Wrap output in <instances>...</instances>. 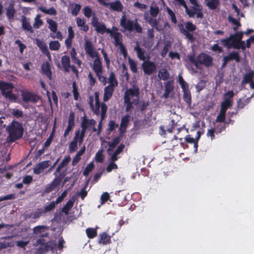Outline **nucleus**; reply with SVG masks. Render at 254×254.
Listing matches in <instances>:
<instances>
[{
  "instance_id": "obj_1",
  "label": "nucleus",
  "mask_w": 254,
  "mask_h": 254,
  "mask_svg": "<svg viewBox=\"0 0 254 254\" xmlns=\"http://www.w3.org/2000/svg\"><path fill=\"white\" fill-rule=\"evenodd\" d=\"M140 91L138 86L134 85L131 88L127 89L124 93V104L126 105V111L129 112L137 106L139 102Z\"/></svg>"
},
{
  "instance_id": "obj_2",
  "label": "nucleus",
  "mask_w": 254,
  "mask_h": 254,
  "mask_svg": "<svg viewBox=\"0 0 254 254\" xmlns=\"http://www.w3.org/2000/svg\"><path fill=\"white\" fill-rule=\"evenodd\" d=\"M6 130L9 134L8 137L10 140L12 142H14L21 138L23 134V128L22 124L15 121H13L7 127Z\"/></svg>"
},
{
  "instance_id": "obj_3",
  "label": "nucleus",
  "mask_w": 254,
  "mask_h": 254,
  "mask_svg": "<svg viewBox=\"0 0 254 254\" xmlns=\"http://www.w3.org/2000/svg\"><path fill=\"white\" fill-rule=\"evenodd\" d=\"M193 63L195 64L196 66L200 64L209 67L212 64V58L209 55L203 53L198 55L196 59L191 55V64Z\"/></svg>"
},
{
  "instance_id": "obj_4",
  "label": "nucleus",
  "mask_w": 254,
  "mask_h": 254,
  "mask_svg": "<svg viewBox=\"0 0 254 254\" xmlns=\"http://www.w3.org/2000/svg\"><path fill=\"white\" fill-rule=\"evenodd\" d=\"M13 88V85L12 83L0 82V90L2 94L4 95L6 98L15 100L16 99V97L12 92Z\"/></svg>"
},
{
  "instance_id": "obj_5",
  "label": "nucleus",
  "mask_w": 254,
  "mask_h": 254,
  "mask_svg": "<svg viewBox=\"0 0 254 254\" xmlns=\"http://www.w3.org/2000/svg\"><path fill=\"white\" fill-rule=\"evenodd\" d=\"M103 82H105L104 84L106 83L109 82V84L106 86L104 89V94L103 97L104 101L106 102L108 101L112 96L113 92L115 86L118 85V80H102Z\"/></svg>"
},
{
  "instance_id": "obj_6",
  "label": "nucleus",
  "mask_w": 254,
  "mask_h": 254,
  "mask_svg": "<svg viewBox=\"0 0 254 254\" xmlns=\"http://www.w3.org/2000/svg\"><path fill=\"white\" fill-rule=\"evenodd\" d=\"M96 122L94 119L89 120L85 117L83 119L81 124V130L80 131L79 144L82 143L85 136L86 130L89 126H94Z\"/></svg>"
},
{
  "instance_id": "obj_7",
  "label": "nucleus",
  "mask_w": 254,
  "mask_h": 254,
  "mask_svg": "<svg viewBox=\"0 0 254 254\" xmlns=\"http://www.w3.org/2000/svg\"><path fill=\"white\" fill-rule=\"evenodd\" d=\"M235 36L233 35V34H230L229 37L222 39L220 42L224 47H226L227 49H230L233 47L236 49H239L240 46L237 45L238 40L235 39Z\"/></svg>"
},
{
  "instance_id": "obj_8",
  "label": "nucleus",
  "mask_w": 254,
  "mask_h": 254,
  "mask_svg": "<svg viewBox=\"0 0 254 254\" xmlns=\"http://www.w3.org/2000/svg\"><path fill=\"white\" fill-rule=\"evenodd\" d=\"M92 25L95 28V30L98 32L103 34L105 32L108 33V30H110L106 27L104 23L98 20V18L94 14L92 18Z\"/></svg>"
},
{
  "instance_id": "obj_9",
  "label": "nucleus",
  "mask_w": 254,
  "mask_h": 254,
  "mask_svg": "<svg viewBox=\"0 0 254 254\" xmlns=\"http://www.w3.org/2000/svg\"><path fill=\"white\" fill-rule=\"evenodd\" d=\"M191 4L194 5L191 6V17L202 18V6L197 3L196 0H191Z\"/></svg>"
},
{
  "instance_id": "obj_10",
  "label": "nucleus",
  "mask_w": 254,
  "mask_h": 254,
  "mask_svg": "<svg viewBox=\"0 0 254 254\" xmlns=\"http://www.w3.org/2000/svg\"><path fill=\"white\" fill-rule=\"evenodd\" d=\"M231 61H235L236 63H239L241 61V58L239 53L237 51H233L229 54L228 56H225L223 59V66H225L226 64Z\"/></svg>"
},
{
  "instance_id": "obj_11",
  "label": "nucleus",
  "mask_w": 254,
  "mask_h": 254,
  "mask_svg": "<svg viewBox=\"0 0 254 254\" xmlns=\"http://www.w3.org/2000/svg\"><path fill=\"white\" fill-rule=\"evenodd\" d=\"M183 129L184 127L179 124V122L176 121L174 119H172L170 122L168 127L167 128V130L169 132H172L177 130V133H179Z\"/></svg>"
},
{
  "instance_id": "obj_12",
  "label": "nucleus",
  "mask_w": 254,
  "mask_h": 254,
  "mask_svg": "<svg viewBox=\"0 0 254 254\" xmlns=\"http://www.w3.org/2000/svg\"><path fill=\"white\" fill-rule=\"evenodd\" d=\"M74 117L75 115L74 112L72 111L70 112L68 118V125L64 134V136L65 137L68 135L69 132L75 126Z\"/></svg>"
},
{
  "instance_id": "obj_13",
  "label": "nucleus",
  "mask_w": 254,
  "mask_h": 254,
  "mask_svg": "<svg viewBox=\"0 0 254 254\" xmlns=\"http://www.w3.org/2000/svg\"><path fill=\"white\" fill-rule=\"evenodd\" d=\"M181 85L184 91V99L188 104L189 107L190 108V93L186 90V87H188V84L185 80H178Z\"/></svg>"
},
{
  "instance_id": "obj_14",
  "label": "nucleus",
  "mask_w": 254,
  "mask_h": 254,
  "mask_svg": "<svg viewBox=\"0 0 254 254\" xmlns=\"http://www.w3.org/2000/svg\"><path fill=\"white\" fill-rule=\"evenodd\" d=\"M51 164L50 161H44L37 164L33 169V172L35 174L39 175L41 174L44 169L47 168Z\"/></svg>"
},
{
  "instance_id": "obj_15",
  "label": "nucleus",
  "mask_w": 254,
  "mask_h": 254,
  "mask_svg": "<svg viewBox=\"0 0 254 254\" xmlns=\"http://www.w3.org/2000/svg\"><path fill=\"white\" fill-rule=\"evenodd\" d=\"M79 136L80 130H77L75 131L73 140L69 144L68 149L70 153L74 152L77 149V143L79 142Z\"/></svg>"
},
{
  "instance_id": "obj_16",
  "label": "nucleus",
  "mask_w": 254,
  "mask_h": 254,
  "mask_svg": "<svg viewBox=\"0 0 254 254\" xmlns=\"http://www.w3.org/2000/svg\"><path fill=\"white\" fill-rule=\"evenodd\" d=\"M85 50L86 53L92 58L98 57L97 53L94 50L92 43L86 40L85 44Z\"/></svg>"
},
{
  "instance_id": "obj_17",
  "label": "nucleus",
  "mask_w": 254,
  "mask_h": 254,
  "mask_svg": "<svg viewBox=\"0 0 254 254\" xmlns=\"http://www.w3.org/2000/svg\"><path fill=\"white\" fill-rule=\"evenodd\" d=\"M23 100L25 102L35 103L39 100V97L29 92H24L22 94Z\"/></svg>"
},
{
  "instance_id": "obj_18",
  "label": "nucleus",
  "mask_w": 254,
  "mask_h": 254,
  "mask_svg": "<svg viewBox=\"0 0 254 254\" xmlns=\"http://www.w3.org/2000/svg\"><path fill=\"white\" fill-rule=\"evenodd\" d=\"M142 68L145 73L150 74L155 71L156 65L154 63L147 61L143 62Z\"/></svg>"
},
{
  "instance_id": "obj_19",
  "label": "nucleus",
  "mask_w": 254,
  "mask_h": 254,
  "mask_svg": "<svg viewBox=\"0 0 254 254\" xmlns=\"http://www.w3.org/2000/svg\"><path fill=\"white\" fill-rule=\"evenodd\" d=\"M145 21L148 22L152 27L155 28L157 30L160 31L162 28H160L158 26V22L155 19H154L151 16H149L147 12H145L143 15Z\"/></svg>"
},
{
  "instance_id": "obj_20",
  "label": "nucleus",
  "mask_w": 254,
  "mask_h": 254,
  "mask_svg": "<svg viewBox=\"0 0 254 254\" xmlns=\"http://www.w3.org/2000/svg\"><path fill=\"white\" fill-rule=\"evenodd\" d=\"M135 22L131 20H127L125 15L122 16L121 19V25L126 29L132 31L133 30L134 24Z\"/></svg>"
},
{
  "instance_id": "obj_21",
  "label": "nucleus",
  "mask_w": 254,
  "mask_h": 254,
  "mask_svg": "<svg viewBox=\"0 0 254 254\" xmlns=\"http://www.w3.org/2000/svg\"><path fill=\"white\" fill-rule=\"evenodd\" d=\"M93 69L97 77L101 79L102 78V64L99 57L95 58L94 60Z\"/></svg>"
},
{
  "instance_id": "obj_22",
  "label": "nucleus",
  "mask_w": 254,
  "mask_h": 254,
  "mask_svg": "<svg viewBox=\"0 0 254 254\" xmlns=\"http://www.w3.org/2000/svg\"><path fill=\"white\" fill-rule=\"evenodd\" d=\"M108 33L110 34L111 37L114 38L115 46H119L120 47L122 45H123L122 39V36L120 33L118 32H112L111 30H108Z\"/></svg>"
},
{
  "instance_id": "obj_23",
  "label": "nucleus",
  "mask_w": 254,
  "mask_h": 254,
  "mask_svg": "<svg viewBox=\"0 0 254 254\" xmlns=\"http://www.w3.org/2000/svg\"><path fill=\"white\" fill-rule=\"evenodd\" d=\"M35 43L36 45L38 46L39 49L41 50L42 52L50 58L51 57V55L49 52L48 51V48L46 43L44 42L43 41L40 40L38 39H36L35 40Z\"/></svg>"
},
{
  "instance_id": "obj_24",
  "label": "nucleus",
  "mask_w": 254,
  "mask_h": 254,
  "mask_svg": "<svg viewBox=\"0 0 254 254\" xmlns=\"http://www.w3.org/2000/svg\"><path fill=\"white\" fill-rule=\"evenodd\" d=\"M111 243V237L106 232L100 233L98 237V243L107 245Z\"/></svg>"
},
{
  "instance_id": "obj_25",
  "label": "nucleus",
  "mask_w": 254,
  "mask_h": 254,
  "mask_svg": "<svg viewBox=\"0 0 254 254\" xmlns=\"http://www.w3.org/2000/svg\"><path fill=\"white\" fill-rule=\"evenodd\" d=\"M129 118L130 116L129 115H126L122 118L119 128L120 132L123 133L126 131L129 122Z\"/></svg>"
},
{
  "instance_id": "obj_26",
  "label": "nucleus",
  "mask_w": 254,
  "mask_h": 254,
  "mask_svg": "<svg viewBox=\"0 0 254 254\" xmlns=\"http://www.w3.org/2000/svg\"><path fill=\"white\" fill-rule=\"evenodd\" d=\"M109 8L113 10L118 12H121L123 9V5L122 3L118 0H115L108 3Z\"/></svg>"
},
{
  "instance_id": "obj_27",
  "label": "nucleus",
  "mask_w": 254,
  "mask_h": 254,
  "mask_svg": "<svg viewBox=\"0 0 254 254\" xmlns=\"http://www.w3.org/2000/svg\"><path fill=\"white\" fill-rule=\"evenodd\" d=\"M179 27L182 33L185 35L189 40H190V23L188 22L185 25V27H184L182 25H179Z\"/></svg>"
},
{
  "instance_id": "obj_28",
  "label": "nucleus",
  "mask_w": 254,
  "mask_h": 254,
  "mask_svg": "<svg viewBox=\"0 0 254 254\" xmlns=\"http://www.w3.org/2000/svg\"><path fill=\"white\" fill-rule=\"evenodd\" d=\"M173 81L169 80L165 85V92L163 94V96L165 98H168L170 94L174 89L173 87Z\"/></svg>"
},
{
  "instance_id": "obj_29",
  "label": "nucleus",
  "mask_w": 254,
  "mask_h": 254,
  "mask_svg": "<svg viewBox=\"0 0 254 254\" xmlns=\"http://www.w3.org/2000/svg\"><path fill=\"white\" fill-rule=\"evenodd\" d=\"M121 141V137L120 136H117L115 137L112 141H108L107 144L109 145V147L107 149V152L109 154H110V152L113 151L115 147L120 143Z\"/></svg>"
},
{
  "instance_id": "obj_30",
  "label": "nucleus",
  "mask_w": 254,
  "mask_h": 254,
  "mask_svg": "<svg viewBox=\"0 0 254 254\" xmlns=\"http://www.w3.org/2000/svg\"><path fill=\"white\" fill-rule=\"evenodd\" d=\"M63 67L65 71H68L70 67V59L69 57L64 56L61 59Z\"/></svg>"
},
{
  "instance_id": "obj_31",
  "label": "nucleus",
  "mask_w": 254,
  "mask_h": 254,
  "mask_svg": "<svg viewBox=\"0 0 254 254\" xmlns=\"http://www.w3.org/2000/svg\"><path fill=\"white\" fill-rule=\"evenodd\" d=\"M38 9L48 15H55L57 14L56 10L53 7L47 8L43 6H40L38 7Z\"/></svg>"
},
{
  "instance_id": "obj_32",
  "label": "nucleus",
  "mask_w": 254,
  "mask_h": 254,
  "mask_svg": "<svg viewBox=\"0 0 254 254\" xmlns=\"http://www.w3.org/2000/svg\"><path fill=\"white\" fill-rule=\"evenodd\" d=\"M90 105L94 114L99 115L100 114V103L97 96H96L95 98V107H94L92 102H90Z\"/></svg>"
},
{
  "instance_id": "obj_33",
  "label": "nucleus",
  "mask_w": 254,
  "mask_h": 254,
  "mask_svg": "<svg viewBox=\"0 0 254 254\" xmlns=\"http://www.w3.org/2000/svg\"><path fill=\"white\" fill-rule=\"evenodd\" d=\"M22 26L23 29L30 31L31 33L33 32L32 27L28 19L24 16H22Z\"/></svg>"
},
{
  "instance_id": "obj_34",
  "label": "nucleus",
  "mask_w": 254,
  "mask_h": 254,
  "mask_svg": "<svg viewBox=\"0 0 254 254\" xmlns=\"http://www.w3.org/2000/svg\"><path fill=\"white\" fill-rule=\"evenodd\" d=\"M134 49L137 53L138 58L142 61H145L146 59L145 52L139 46L138 42H137L136 46Z\"/></svg>"
},
{
  "instance_id": "obj_35",
  "label": "nucleus",
  "mask_w": 254,
  "mask_h": 254,
  "mask_svg": "<svg viewBox=\"0 0 254 254\" xmlns=\"http://www.w3.org/2000/svg\"><path fill=\"white\" fill-rule=\"evenodd\" d=\"M74 204V200H69L62 209V212L67 215Z\"/></svg>"
},
{
  "instance_id": "obj_36",
  "label": "nucleus",
  "mask_w": 254,
  "mask_h": 254,
  "mask_svg": "<svg viewBox=\"0 0 254 254\" xmlns=\"http://www.w3.org/2000/svg\"><path fill=\"white\" fill-rule=\"evenodd\" d=\"M208 7L212 10L215 9L219 3V0H205Z\"/></svg>"
},
{
  "instance_id": "obj_37",
  "label": "nucleus",
  "mask_w": 254,
  "mask_h": 254,
  "mask_svg": "<svg viewBox=\"0 0 254 254\" xmlns=\"http://www.w3.org/2000/svg\"><path fill=\"white\" fill-rule=\"evenodd\" d=\"M42 70L49 78H51V72L50 71V65L48 63H44L42 65Z\"/></svg>"
},
{
  "instance_id": "obj_38",
  "label": "nucleus",
  "mask_w": 254,
  "mask_h": 254,
  "mask_svg": "<svg viewBox=\"0 0 254 254\" xmlns=\"http://www.w3.org/2000/svg\"><path fill=\"white\" fill-rule=\"evenodd\" d=\"M70 161V157L69 156L65 157L64 158V159L62 160V161L60 163V164L57 168L56 172H59L63 167L67 166Z\"/></svg>"
},
{
  "instance_id": "obj_39",
  "label": "nucleus",
  "mask_w": 254,
  "mask_h": 254,
  "mask_svg": "<svg viewBox=\"0 0 254 254\" xmlns=\"http://www.w3.org/2000/svg\"><path fill=\"white\" fill-rule=\"evenodd\" d=\"M6 14L9 19H11L13 17L15 11L14 9V4L11 3L8 7L6 8Z\"/></svg>"
},
{
  "instance_id": "obj_40",
  "label": "nucleus",
  "mask_w": 254,
  "mask_h": 254,
  "mask_svg": "<svg viewBox=\"0 0 254 254\" xmlns=\"http://www.w3.org/2000/svg\"><path fill=\"white\" fill-rule=\"evenodd\" d=\"M86 235L88 238L93 239L97 235L96 229L92 228H88L86 229Z\"/></svg>"
},
{
  "instance_id": "obj_41",
  "label": "nucleus",
  "mask_w": 254,
  "mask_h": 254,
  "mask_svg": "<svg viewBox=\"0 0 254 254\" xmlns=\"http://www.w3.org/2000/svg\"><path fill=\"white\" fill-rule=\"evenodd\" d=\"M85 150V147H83L81 149H80L75 155V157L73 158L72 160V164L74 165L76 163H77L79 160H80L81 156L83 155V154L84 153Z\"/></svg>"
},
{
  "instance_id": "obj_42",
  "label": "nucleus",
  "mask_w": 254,
  "mask_h": 254,
  "mask_svg": "<svg viewBox=\"0 0 254 254\" xmlns=\"http://www.w3.org/2000/svg\"><path fill=\"white\" fill-rule=\"evenodd\" d=\"M43 24L42 20L41 19V15L38 14L34 18V23L33 24V27L35 29H38Z\"/></svg>"
},
{
  "instance_id": "obj_43",
  "label": "nucleus",
  "mask_w": 254,
  "mask_h": 254,
  "mask_svg": "<svg viewBox=\"0 0 254 254\" xmlns=\"http://www.w3.org/2000/svg\"><path fill=\"white\" fill-rule=\"evenodd\" d=\"M47 23L49 24V29L53 32H56L57 30L58 24L52 19H47Z\"/></svg>"
},
{
  "instance_id": "obj_44",
  "label": "nucleus",
  "mask_w": 254,
  "mask_h": 254,
  "mask_svg": "<svg viewBox=\"0 0 254 254\" xmlns=\"http://www.w3.org/2000/svg\"><path fill=\"white\" fill-rule=\"evenodd\" d=\"M94 168V164L93 162L88 164L84 169L83 175L85 176H87L92 171Z\"/></svg>"
},
{
  "instance_id": "obj_45",
  "label": "nucleus",
  "mask_w": 254,
  "mask_h": 254,
  "mask_svg": "<svg viewBox=\"0 0 254 254\" xmlns=\"http://www.w3.org/2000/svg\"><path fill=\"white\" fill-rule=\"evenodd\" d=\"M158 76L160 79H167L169 78V74L168 71L165 68H162L160 70Z\"/></svg>"
},
{
  "instance_id": "obj_46",
  "label": "nucleus",
  "mask_w": 254,
  "mask_h": 254,
  "mask_svg": "<svg viewBox=\"0 0 254 254\" xmlns=\"http://www.w3.org/2000/svg\"><path fill=\"white\" fill-rule=\"evenodd\" d=\"M128 64L129 65L130 68L131 70L133 72H136L137 71V67H136V62L131 59L130 57L128 58Z\"/></svg>"
},
{
  "instance_id": "obj_47",
  "label": "nucleus",
  "mask_w": 254,
  "mask_h": 254,
  "mask_svg": "<svg viewBox=\"0 0 254 254\" xmlns=\"http://www.w3.org/2000/svg\"><path fill=\"white\" fill-rule=\"evenodd\" d=\"M72 92L74 96V99L77 100L78 99L79 94L78 91V88L76 86V82L75 81L72 83Z\"/></svg>"
},
{
  "instance_id": "obj_48",
  "label": "nucleus",
  "mask_w": 254,
  "mask_h": 254,
  "mask_svg": "<svg viewBox=\"0 0 254 254\" xmlns=\"http://www.w3.org/2000/svg\"><path fill=\"white\" fill-rule=\"evenodd\" d=\"M159 12V9L158 8V7H157V6L154 7L152 6H151L150 7V13L151 16L153 18L156 17L157 16Z\"/></svg>"
},
{
  "instance_id": "obj_49",
  "label": "nucleus",
  "mask_w": 254,
  "mask_h": 254,
  "mask_svg": "<svg viewBox=\"0 0 254 254\" xmlns=\"http://www.w3.org/2000/svg\"><path fill=\"white\" fill-rule=\"evenodd\" d=\"M49 47L51 50L57 51L60 47V44L58 41H52L49 44Z\"/></svg>"
},
{
  "instance_id": "obj_50",
  "label": "nucleus",
  "mask_w": 254,
  "mask_h": 254,
  "mask_svg": "<svg viewBox=\"0 0 254 254\" xmlns=\"http://www.w3.org/2000/svg\"><path fill=\"white\" fill-rule=\"evenodd\" d=\"M56 204L54 201L50 202V204L45 206L43 211L44 213H47L53 210L56 207Z\"/></svg>"
},
{
  "instance_id": "obj_51",
  "label": "nucleus",
  "mask_w": 254,
  "mask_h": 254,
  "mask_svg": "<svg viewBox=\"0 0 254 254\" xmlns=\"http://www.w3.org/2000/svg\"><path fill=\"white\" fill-rule=\"evenodd\" d=\"M45 213L42 208L37 209L31 215L32 216L33 219H38L41 217V216Z\"/></svg>"
},
{
  "instance_id": "obj_52",
  "label": "nucleus",
  "mask_w": 254,
  "mask_h": 254,
  "mask_svg": "<svg viewBox=\"0 0 254 254\" xmlns=\"http://www.w3.org/2000/svg\"><path fill=\"white\" fill-rule=\"evenodd\" d=\"M76 52L74 50V49H72L71 51V57L72 58V60L74 63L77 64L79 66L81 64V61H79L76 57Z\"/></svg>"
},
{
  "instance_id": "obj_53",
  "label": "nucleus",
  "mask_w": 254,
  "mask_h": 254,
  "mask_svg": "<svg viewBox=\"0 0 254 254\" xmlns=\"http://www.w3.org/2000/svg\"><path fill=\"white\" fill-rule=\"evenodd\" d=\"M110 196L108 192H103L100 197L101 203L102 204L105 203L110 199Z\"/></svg>"
},
{
  "instance_id": "obj_54",
  "label": "nucleus",
  "mask_w": 254,
  "mask_h": 254,
  "mask_svg": "<svg viewBox=\"0 0 254 254\" xmlns=\"http://www.w3.org/2000/svg\"><path fill=\"white\" fill-rule=\"evenodd\" d=\"M46 228V227L45 226H37L33 228V232L35 234H39L43 232Z\"/></svg>"
},
{
  "instance_id": "obj_55",
  "label": "nucleus",
  "mask_w": 254,
  "mask_h": 254,
  "mask_svg": "<svg viewBox=\"0 0 254 254\" xmlns=\"http://www.w3.org/2000/svg\"><path fill=\"white\" fill-rule=\"evenodd\" d=\"M118 169V165L115 162H111L106 168V171L108 173L111 172L114 169Z\"/></svg>"
},
{
  "instance_id": "obj_56",
  "label": "nucleus",
  "mask_w": 254,
  "mask_h": 254,
  "mask_svg": "<svg viewBox=\"0 0 254 254\" xmlns=\"http://www.w3.org/2000/svg\"><path fill=\"white\" fill-rule=\"evenodd\" d=\"M33 181V178L30 175H27L23 177L22 183L25 185H29Z\"/></svg>"
},
{
  "instance_id": "obj_57",
  "label": "nucleus",
  "mask_w": 254,
  "mask_h": 254,
  "mask_svg": "<svg viewBox=\"0 0 254 254\" xmlns=\"http://www.w3.org/2000/svg\"><path fill=\"white\" fill-rule=\"evenodd\" d=\"M15 198V195L14 193L9 194L6 195H5L2 197H0V201L9 200V199H13Z\"/></svg>"
},
{
  "instance_id": "obj_58",
  "label": "nucleus",
  "mask_w": 254,
  "mask_h": 254,
  "mask_svg": "<svg viewBox=\"0 0 254 254\" xmlns=\"http://www.w3.org/2000/svg\"><path fill=\"white\" fill-rule=\"evenodd\" d=\"M84 14L85 16L88 18L90 17L92 15V11L89 7H85L83 9Z\"/></svg>"
},
{
  "instance_id": "obj_59",
  "label": "nucleus",
  "mask_w": 254,
  "mask_h": 254,
  "mask_svg": "<svg viewBox=\"0 0 254 254\" xmlns=\"http://www.w3.org/2000/svg\"><path fill=\"white\" fill-rule=\"evenodd\" d=\"M134 6L135 7H137L141 10L146 9L147 7V6L146 4L140 3L138 1L135 2L134 3Z\"/></svg>"
},
{
  "instance_id": "obj_60",
  "label": "nucleus",
  "mask_w": 254,
  "mask_h": 254,
  "mask_svg": "<svg viewBox=\"0 0 254 254\" xmlns=\"http://www.w3.org/2000/svg\"><path fill=\"white\" fill-rule=\"evenodd\" d=\"M228 20L230 22H232V23L233 25H236L238 26H241V25L240 22H239V21L238 20L232 17L231 16H229L228 17Z\"/></svg>"
},
{
  "instance_id": "obj_61",
  "label": "nucleus",
  "mask_w": 254,
  "mask_h": 254,
  "mask_svg": "<svg viewBox=\"0 0 254 254\" xmlns=\"http://www.w3.org/2000/svg\"><path fill=\"white\" fill-rule=\"evenodd\" d=\"M53 139V133H52L48 138L46 140L44 144V148H47L49 147L52 143V141Z\"/></svg>"
},
{
  "instance_id": "obj_62",
  "label": "nucleus",
  "mask_w": 254,
  "mask_h": 254,
  "mask_svg": "<svg viewBox=\"0 0 254 254\" xmlns=\"http://www.w3.org/2000/svg\"><path fill=\"white\" fill-rule=\"evenodd\" d=\"M211 49L213 51L217 52L219 53H221L223 51L222 49L217 44H214L213 46L211 47Z\"/></svg>"
},
{
  "instance_id": "obj_63",
  "label": "nucleus",
  "mask_w": 254,
  "mask_h": 254,
  "mask_svg": "<svg viewBox=\"0 0 254 254\" xmlns=\"http://www.w3.org/2000/svg\"><path fill=\"white\" fill-rule=\"evenodd\" d=\"M254 77V71L251 70L245 75L243 79H253Z\"/></svg>"
},
{
  "instance_id": "obj_64",
  "label": "nucleus",
  "mask_w": 254,
  "mask_h": 254,
  "mask_svg": "<svg viewBox=\"0 0 254 254\" xmlns=\"http://www.w3.org/2000/svg\"><path fill=\"white\" fill-rule=\"evenodd\" d=\"M12 115L18 118L23 116V112L18 109L13 110Z\"/></svg>"
}]
</instances>
